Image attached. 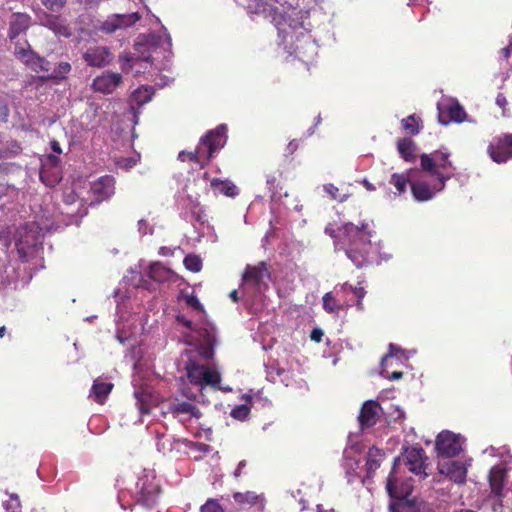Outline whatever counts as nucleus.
<instances>
[{
	"label": "nucleus",
	"mask_w": 512,
	"mask_h": 512,
	"mask_svg": "<svg viewBox=\"0 0 512 512\" xmlns=\"http://www.w3.org/2000/svg\"><path fill=\"white\" fill-rule=\"evenodd\" d=\"M270 10L287 53L303 62L312 60L317 54V45L309 34L311 25L307 20L310 11L298 7V0H286L280 7Z\"/></svg>",
	"instance_id": "f257e3e1"
},
{
	"label": "nucleus",
	"mask_w": 512,
	"mask_h": 512,
	"mask_svg": "<svg viewBox=\"0 0 512 512\" xmlns=\"http://www.w3.org/2000/svg\"><path fill=\"white\" fill-rule=\"evenodd\" d=\"M176 319L179 324L190 331L185 335V341L193 348L186 349L182 354V358L185 361L187 376L191 384L198 387L199 390H202L205 386L219 389L221 380L219 371L216 367L202 364L197 359L198 356L204 360L212 358L215 343L213 330L195 328L192 321L188 320L184 315H178Z\"/></svg>",
	"instance_id": "f03ea898"
},
{
	"label": "nucleus",
	"mask_w": 512,
	"mask_h": 512,
	"mask_svg": "<svg viewBox=\"0 0 512 512\" xmlns=\"http://www.w3.org/2000/svg\"><path fill=\"white\" fill-rule=\"evenodd\" d=\"M334 238L335 248L344 250L346 256L358 268L370 262V250L373 248L372 232L367 224L356 226L351 222L343 224L337 231L329 232Z\"/></svg>",
	"instance_id": "7ed1b4c3"
},
{
	"label": "nucleus",
	"mask_w": 512,
	"mask_h": 512,
	"mask_svg": "<svg viewBox=\"0 0 512 512\" xmlns=\"http://www.w3.org/2000/svg\"><path fill=\"white\" fill-rule=\"evenodd\" d=\"M0 242L6 247L14 242L20 259L28 262L42 248V229L36 222L7 226L0 230Z\"/></svg>",
	"instance_id": "20e7f679"
},
{
	"label": "nucleus",
	"mask_w": 512,
	"mask_h": 512,
	"mask_svg": "<svg viewBox=\"0 0 512 512\" xmlns=\"http://www.w3.org/2000/svg\"><path fill=\"white\" fill-rule=\"evenodd\" d=\"M227 126L221 124L215 129L209 131L205 136L200 139L198 146L194 152L182 151L178 155L181 161H194L204 167L215 153L220 151L227 141Z\"/></svg>",
	"instance_id": "39448f33"
},
{
	"label": "nucleus",
	"mask_w": 512,
	"mask_h": 512,
	"mask_svg": "<svg viewBox=\"0 0 512 512\" xmlns=\"http://www.w3.org/2000/svg\"><path fill=\"white\" fill-rule=\"evenodd\" d=\"M14 53L18 59H20L34 72L49 73L46 76H43V79H50L59 82L65 80L72 70L71 64L69 62L63 61L58 63V65L51 71L50 62L44 57H41L35 53L29 44H27L26 48L16 45Z\"/></svg>",
	"instance_id": "423d86ee"
},
{
	"label": "nucleus",
	"mask_w": 512,
	"mask_h": 512,
	"mask_svg": "<svg viewBox=\"0 0 512 512\" xmlns=\"http://www.w3.org/2000/svg\"><path fill=\"white\" fill-rule=\"evenodd\" d=\"M268 278L269 273L264 262L256 266H247L241 285L242 298L246 305L252 306L260 300Z\"/></svg>",
	"instance_id": "0eeeda50"
},
{
	"label": "nucleus",
	"mask_w": 512,
	"mask_h": 512,
	"mask_svg": "<svg viewBox=\"0 0 512 512\" xmlns=\"http://www.w3.org/2000/svg\"><path fill=\"white\" fill-rule=\"evenodd\" d=\"M451 153L445 147L420 157L421 168L431 177L445 178V182L452 178L456 168L450 160Z\"/></svg>",
	"instance_id": "6e6552de"
},
{
	"label": "nucleus",
	"mask_w": 512,
	"mask_h": 512,
	"mask_svg": "<svg viewBox=\"0 0 512 512\" xmlns=\"http://www.w3.org/2000/svg\"><path fill=\"white\" fill-rule=\"evenodd\" d=\"M136 489V501L138 504L152 508L157 503L160 489L151 472L143 471V475L139 477L136 483Z\"/></svg>",
	"instance_id": "1a4fd4ad"
},
{
	"label": "nucleus",
	"mask_w": 512,
	"mask_h": 512,
	"mask_svg": "<svg viewBox=\"0 0 512 512\" xmlns=\"http://www.w3.org/2000/svg\"><path fill=\"white\" fill-rule=\"evenodd\" d=\"M171 45V37L165 27H162L159 33L139 36L135 44L139 51L140 47H146L149 52H156L161 49L164 53L170 51Z\"/></svg>",
	"instance_id": "9d476101"
},
{
	"label": "nucleus",
	"mask_w": 512,
	"mask_h": 512,
	"mask_svg": "<svg viewBox=\"0 0 512 512\" xmlns=\"http://www.w3.org/2000/svg\"><path fill=\"white\" fill-rule=\"evenodd\" d=\"M148 277L150 280H147L143 276H141L136 286L142 287L147 290H153L154 287L151 281L163 283L174 282L177 279V275L171 269L165 267L160 262L152 263L149 266Z\"/></svg>",
	"instance_id": "9b49d317"
},
{
	"label": "nucleus",
	"mask_w": 512,
	"mask_h": 512,
	"mask_svg": "<svg viewBox=\"0 0 512 512\" xmlns=\"http://www.w3.org/2000/svg\"><path fill=\"white\" fill-rule=\"evenodd\" d=\"M463 438L450 431L439 433L436 439V449L439 455L451 458L462 451Z\"/></svg>",
	"instance_id": "f8f14e48"
},
{
	"label": "nucleus",
	"mask_w": 512,
	"mask_h": 512,
	"mask_svg": "<svg viewBox=\"0 0 512 512\" xmlns=\"http://www.w3.org/2000/svg\"><path fill=\"white\" fill-rule=\"evenodd\" d=\"M445 178H436L433 184H429L424 179L411 181V191L415 200L424 202L431 200L437 193L445 187Z\"/></svg>",
	"instance_id": "ddd939ff"
},
{
	"label": "nucleus",
	"mask_w": 512,
	"mask_h": 512,
	"mask_svg": "<svg viewBox=\"0 0 512 512\" xmlns=\"http://www.w3.org/2000/svg\"><path fill=\"white\" fill-rule=\"evenodd\" d=\"M439 122L447 125L451 121L461 123L466 117L464 108L454 99L443 100L438 103Z\"/></svg>",
	"instance_id": "4468645a"
},
{
	"label": "nucleus",
	"mask_w": 512,
	"mask_h": 512,
	"mask_svg": "<svg viewBox=\"0 0 512 512\" xmlns=\"http://www.w3.org/2000/svg\"><path fill=\"white\" fill-rule=\"evenodd\" d=\"M488 153L496 163H505L512 158V135L505 134L494 138L488 146Z\"/></svg>",
	"instance_id": "2eb2a0df"
},
{
	"label": "nucleus",
	"mask_w": 512,
	"mask_h": 512,
	"mask_svg": "<svg viewBox=\"0 0 512 512\" xmlns=\"http://www.w3.org/2000/svg\"><path fill=\"white\" fill-rule=\"evenodd\" d=\"M386 490L392 499L398 501L390 503L389 508L391 512H399V508L403 506V501L411 494L412 486L408 483L398 486L397 480L391 472L387 478Z\"/></svg>",
	"instance_id": "dca6fc26"
},
{
	"label": "nucleus",
	"mask_w": 512,
	"mask_h": 512,
	"mask_svg": "<svg viewBox=\"0 0 512 512\" xmlns=\"http://www.w3.org/2000/svg\"><path fill=\"white\" fill-rule=\"evenodd\" d=\"M140 15L137 12L128 14H112L105 21H103L98 30L101 32L111 34L118 29L127 28L134 25L139 21Z\"/></svg>",
	"instance_id": "f3484780"
},
{
	"label": "nucleus",
	"mask_w": 512,
	"mask_h": 512,
	"mask_svg": "<svg viewBox=\"0 0 512 512\" xmlns=\"http://www.w3.org/2000/svg\"><path fill=\"white\" fill-rule=\"evenodd\" d=\"M168 413L172 414L182 424L187 423L191 419H199L201 417L200 410L189 401H180L175 399L168 405Z\"/></svg>",
	"instance_id": "a211bd4d"
},
{
	"label": "nucleus",
	"mask_w": 512,
	"mask_h": 512,
	"mask_svg": "<svg viewBox=\"0 0 512 512\" xmlns=\"http://www.w3.org/2000/svg\"><path fill=\"white\" fill-rule=\"evenodd\" d=\"M405 459L406 465L408 466L409 471L414 473L415 475L427 476L426 472V460L425 452L423 448L414 446L407 448L405 450Z\"/></svg>",
	"instance_id": "6ab92c4d"
},
{
	"label": "nucleus",
	"mask_w": 512,
	"mask_h": 512,
	"mask_svg": "<svg viewBox=\"0 0 512 512\" xmlns=\"http://www.w3.org/2000/svg\"><path fill=\"white\" fill-rule=\"evenodd\" d=\"M84 61L91 67H104L112 61V54L105 46H93L82 55Z\"/></svg>",
	"instance_id": "aec40b11"
},
{
	"label": "nucleus",
	"mask_w": 512,
	"mask_h": 512,
	"mask_svg": "<svg viewBox=\"0 0 512 512\" xmlns=\"http://www.w3.org/2000/svg\"><path fill=\"white\" fill-rule=\"evenodd\" d=\"M122 82V76L119 73L106 72L97 76L92 83V88L96 92L109 94L112 93Z\"/></svg>",
	"instance_id": "412c9836"
},
{
	"label": "nucleus",
	"mask_w": 512,
	"mask_h": 512,
	"mask_svg": "<svg viewBox=\"0 0 512 512\" xmlns=\"http://www.w3.org/2000/svg\"><path fill=\"white\" fill-rule=\"evenodd\" d=\"M381 410L377 402L372 400L366 401L358 417L361 429L364 430L374 426L380 417Z\"/></svg>",
	"instance_id": "4be33fe9"
},
{
	"label": "nucleus",
	"mask_w": 512,
	"mask_h": 512,
	"mask_svg": "<svg viewBox=\"0 0 512 512\" xmlns=\"http://www.w3.org/2000/svg\"><path fill=\"white\" fill-rule=\"evenodd\" d=\"M115 180L110 175H105L91 183V191L97 201H103L114 194Z\"/></svg>",
	"instance_id": "5701e85b"
},
{
	"label": "nucleus",
	"mask_w": 512,
	"mask_h": 512,
	"mask_svg": "<svg viewBox=\"0 0 512 512\" xmlns=\"http://www.w3.org/2000/svg\"><path fill=\"white\" fill-rule=\"evenodd\" d=\"M440 473L445 474L456 483H463L466 479L467 469L462 461L448 460L440 465Z\"/></svg>",
	"instance_id": "b1692460"
},
{
	"label": "nucleus",
	"mask_w": 512,
	"mask_h": 512,
	"mask_svg": "<svg viewBox=\"0 0 512 512\" xmlns=\"http://www.w3.org/2000/svg\"><path fill=\"white\" fill-rule=\"evenodd\" d=\"M154 91L152 87L143 86L136 89L130 96V106L133 112L134 123H138V113L135 106L140 108L142 105L148 103L153 97Z\"/></svg>",
	"instance_id": "393cba45"
},
{
	"label": "nucleus",
	"mask_w": 512,
	"mask_h": 512,
	"mask_svg": "<svg viewBox=\"0 0 512 512\" xmlns=\"http://www.w3.org/2000/svg\"><path fill=\"white\" fill-rule=\"evenodd\" d=\"M506 469L502 466H494L489 473V484L495 496H501L506 478Z\"/></svg>",
	"instance_id": "a878e982"
},
{
	"label": "nucleus",
	"mask_w": 512,
	"mask_h": 512,
	"mask_svg": "<svg viewBox=\"0 0 512 512\" xmlns=\"http://www.w3.org/2000/svg\"><path fill=\"white\" fill-rule=\"evenodd\" d=\"M30 26V16L27 14H14L10 21L9 37L14 39L24 33Z\"/></svg>",
	"instance_id": "bb28decb"
},
{
	"label": "nucleus",
	"mask_w": 512,
	"mask_h": 512,
	"mask_svg": "<svg viewBox=\"0 0 512 512\" xmlns=\"http://www.w3.org/2000/svg\"><path fill=\"white\" fill-rule=\"evenodd\" d=\"M112 388L113 384L111 382H106L101 378H97L94 380L92 385L90 397H92L96 402L102 404L110 394Z\"/></svg>",
	"instance_id": "cd10ccee"
},
{
	"label": "nucleus",
	"mask_w": 512,
	"mask_h": 512,
	"mask_svg": "<svg viewBox=\"0 0 512 512\" xmlns=\"http://www.w3.org/2000/svg\"><path fill=\"white\" fill-rule=\"evenodd\" d=\"M239 5L243 6L249 14H269L273 18L271 6L263 0H238Z\"/></svg>",
	"instance_id": "c85d7f7f"
},
{
	"label": "nucleus",
	"mask_w": 512,
	"mask_h": 512,
	"mask_svg": "<svg viewBox=\"0 0 512 512\" xmlns=\"http://www.w3.org/2000/svg\"><path fill=\"white\" fill-rule=\"evenodd\" d=\"M402 358L407 359L402 349L395 344H389V352L383 356L381 360V376H385L386 368L389 366H393L394 359L400 361Z\"/></svg>",
	"instance_id": "c756f323"
},
{
	"label": "nucleus",
	"mask_w": 512,
	"mask_h": 512,
	"mask_svg": "<svg viewBox=\"0 0 512 512\" xmlns=\"http://www.w3.org/2000/svg\"><path fill=\"white\" fill-rule=\"evenodd\" d=\"M383 458L384 452L381 449L376 447L369 449L366 456L367 477H371L372 474L380 467Z\"/></svg>",
	"instance_id": "7c9ffc66"
},
{
	"label": "nucleus",
	"mask_w": 512,
	"mask_h": 512,
	"mask_svg": "<svg viewBox=\"0 0 512 512\" xmlns=\"http://www.w3.org/2000/svg\"><path fill=\"white\" fill-rule=\"evenodd\" d=\"M137 406L142 415L148 414L154 402V396L146 389H137L134 392Z\"/></svg>",
	"instance_id": "2f4dec72"
},
{
	"label": "nucleus",
	"mask_w": 512,
	"mask_h": 512,
	"mask_svg": "<svg viewBox=\"0 0 512 512\" xmlns=\"http://www.w3.org/2000/svg\"><path fill=\"white\" fill-rule=\"evenodd\" d=\"M211 187L216 193H220L228 197H234L238 195V188L235 184L228 180H220L214 178L211 181Z\"/></svg>",
	"instance_id": "473e14b6"
},
{
	"label": "nucleus",
	"mask_w": 512,
	"mask_h": 512,
	"mask_svg": "<svg viewBox=\"0 0 512 512\" xmlns=\"http://www.w3.org/2000/svg\"><path fill=\"white\" fill-rule=\"evenodd\" d=\"M398 152L401 157L407 162L415 160V144L411 139L403 138L397 143Z\"/></svg>",
	"instance_id": "72a5a7b5"
},
{
	"label": "nucleus",
	"mask_w": 512,
	"mask_h": 512,
	"mask_svg": "<svg viewBox=\"0 0 512 512\" xmlns=\"http://www.w3.org/2000/svg\"><path fill=\"white\" fill-rule=\"evenodd\" d=\"M233 498L237 504L244 507L255 505L258 502H260V507H263L260 496L251 491L245 493L236 492L233 494Z\"/></svg>",
	"instance_id": "f704fd0d"
},
{
	"label": "nucleus",
	"mask_w": 512,
	"mask_h": 512,
	"mask_svg": "<svg viewBox=\"0 0 512 512\" xmlns=\"http://www.w3.org/2000/svg\"><path fill=\"white\" fill-rule=\"evenodd\" d=\"M354 447L351 448L353 450ZM352 451L345 450L343 466L346 469L348 477L352 476L356 469L359 467V460L351 455Z\"/></svg>",
	"instance_id": "c9c22d12"
},
{
	"label": "nucleus",
	"mask_w": 512,
	"mask_h": 512,
	"mask_svg": "<svg viewBox=\"0 0 512 512\" xmlns=\"http://www.w3.org/2000/svg\"><path fill=\"white\" fill-rule=\"evenodd\" d=\"M411 181L410 177L405 174L394 173L389 182L396 187L399 193H402L406 190L407 182L411 183Z\"/></svg>",
	"instance_id": "e433bc0d"
},
{
	"label": "nucleus",
	"mask_w": 512,
	"mask_h": 512,
	"mask_svg": "<svg viewBox=\"0 0 512 512\" xmlns=\"http://www.w3.org/2000/svg\"><path fill=\"white\" fill-rule=\"evenodd\" d=\"M341 307V304L338 303L331 292H328L323 296V308L328 313L338 312Z\"/></svg>",
	"instance_id": "4c0bfd02"
},
{
	"label": "nucleus",
	"mask_w": 512,
	"mask_h": 512,
	"mask_svg": "<svg viewBox=\"0 0 512 512\" xmlns=\"http://www.w3.org/2000/svg\"><path fill=\"white\" fill-rule=\"evenodd\" d=\"M201 512H240L235 509H227L224 508L218 503L215 499H208L204 505L201 506Z\"/></svg>",
	"instance_id": "58836bf2"
},
{
	"label": "nucleus",
	"mask_w": 512,
	"mask_h": 512,
	"mask_svg": "<svg viewBox=\"0 0 512 512\" xmlns=\"http://www.w3.org/2000/svg\"><path fill=\"white\" fill-rule=\"evenodd\" d=\"M184 265L191 272H199L202 268V260L199 256L190 254L184 258Z\"/></svg>",
	"instance_id": "ea45409f"
},
{
	"label": "nucleus",
	"mask_w": 512,
	"mask_h": 512,
	"mask_svg": "<svg viewBox=\"0 0 512 512\" xmlns=\"http://www.w3.org/2000/svg\"><path fill=\"white\" fill-rule=\"evenodd\" d=\"M250 410H251V408L248 404H241V405L235 406L231 410L230 415L234 419L243 421V420L247 419V417L249 416Z\"/></svg>",
	"instance_id": "a19ab883"
},
{
	"label": "nucleus",
	"mask_w": 512,
	"mask_h": 512,
	"mask_svg": "<svg viewBox=\"0 0 512 512\" xmlns=\"http://www.w3.org/2000/svg\"><path fill=\"white\" fill-rule=\"evenodd\" d=\"M402 127L412 135H416L419 133L418 122L414 115H410L407 118L402 120Z\"/></svg>",
	"instance_id": "79ce46f5"
},
{
	"label": "nucleus",
	"mask_w": 512,
	"mask_h": 512,
	"mask_svg": "<svg viewBox=\"0 0 512 512\" xmlns=\"http://www.w3.org/2000/svg\"><path fill=\"white\" fill-rule=\"evenodd\" d=\"M61 18L59 16L50 15L47 13H43V16L40 18L41 24L50 30L54 31L56 29V25L59 24V20Z\"/></svg>",
	"instance_id": "37998d69"
},
{
	"label": "nucleus",
	"mask_w": 512,
	"mask_h": 512,
	"mask_svg": "<svg viewBox=\"0 0 512 512\" xmlns=\"http://www.w3.org/2000/svg\"><path fill=\"white\" fill-rule=\"evenodd\" d=\"M6 512H20L21 504L16 494H11L10 499L4 503Z\"/></svg>",
	"instance_id": "c03bdc74"
},
{
	"label": "nucleus",
	"mask_w": 512,
	"mask_h": 512,
	"mask_svg": "<svg viewBox=\"0 0 512 512\" xmlns=\"http://www.w3.org/2000/svg\"><path fill=\"white\" fill-rule=\"evenodd\" d=\"M43 6L52 12H59L66 4V0H40Z\"/></svg>",
	"instance_id": "a18cd8bd"
},
{
	"label": "nucleus",
	"mask_w": 512,
	"mask_h": 512,
	"mask_svg": "<svg viewBox=\"0 0 512 512\" xmlns=\"http://www.w3.org/2000/svg\"><path fill=\"white\" fill-rule=\"evenodd\" d=\"M340 290L346 291L349 290L351 293H353L358 298V307L361 306V299L365 296V291L363 287H352L351 285H348L347 283L340 286Z\"/></svg>",
	"instance_id": "49530a36"
},
{
	"label": "nucleus",
	"mask_w": 512,
	"mask_h": 512,
	"mask_svg": "<svg viewBox=\"0 0 512 512\" xmlns=\"http://www.w3.org/2000/svg\"><path fill=\"white\" fill-rule=\"evenodd\" d=\"M185 302L189 307H192L195 310H202V305L200 304L197 297L193 294L185 296Z\"/></svg>",
	"instance_id": "de8ad7c7"
},
{
	"label": "nucleus",
	"mask_w": 512,
	"mask_h": 512,
	"mask_svg": "<svg viewBox=\"0 0 512 512\" xmlns=\"http://www.w3.org/2000/svg\"><path fill=\"white\" fill-rule=\"evenodd\" d=\"M53 32L64 37H69L71 35L69 27L65 25L61 19L59 20V24L56 25V29H54Z\"/></svg>",
	"instance_id": "09e8293b"
},
{
	"label": "nucleus",
	"mask_w": 512,
	"mask_h": 512,
	"mask_svg": "<svg viewBox=\"0 0 512 512\" xmlns=\"http://www.w3.org/2000/svg\"><path fill=\"white\" fill-rule=\"evenodd\" d=\"M138 230L141 235L152 233V228L148 226L147 222L144 219L138 221Z\"/></svg>",
	"instance_id": "8fccbe9b"
},
{
	"label": "nucleus",
	"mask_w": 512,
	"mask_h": 512,
	"mask_svg": "<svg viewBox=\"0 0 512 512\" xmlns=\"http://www.w3.org/2000/svg\"><path fill=\"white\" fill-rule=\"evenodd\" d=\"M324 191L330 194L333 199H337L338 188L333 184L324 185Z\"/></svg>",
	"instance_id": "3c124183"
},
{
	"label": "nucleus",
	"mask_w": 512,
	"mask_h": 512,
	"mask_svg": "<svg viewBox=\"0 0 512 512\" xmlns=\"http://www.w3.org/2000/svg\"><path fill=\"white\" fill-rule=\"evenodd\" d=\"M323 331L320 328H314L311 332V339L315 342H320L322 340Z\"/></svg>",
	"instance_id": "603ef678"
},
{
	"label": "nucleus",
	"mask_w": 512,
	"mask_h": 512,
	"mask_svg": "<svg viewBox=\"0 0 512 512\" xmlns=\"http://www.w3.org/2000/svg\"><path fill=\"white\" fill-rule=\"evenodd\" d=\"M496 104L504 109L505 106L507 105L506 97L503 94L499 93L496 97Z\"/></svg>",
	"instance_id": "864d4df0"
},
{
	"label": "nucleus",
	"mask_w": 512,
	"mask_h": 512,
	"mask_svg": "<svg viewBox=\"0 0 512 512\" xmlns=\"http://www.w3.org/2000/svg\"><path fill=\"white\" fill-rule=\"evenodd\" d=\"M501 53L504 58H508L510 54L512 53V39L510 40L509 44L501 49Z\"/></svg>",
	"instance_id": "5fc2aeb1"
},
{
	"label": "nucleus",
	"mask_w": 512,
	"mask_h": 512,
	"mask_svg": "<svg viewBox=\"0 0 512 512\" xmlns=\"http://www.w3.org/2000/svg\"><path fill=\"white\" fill-rule=\"evenodd\" d=\"M246 467V461L242 460L238 463L236 470L234 471V476L237 478L241 475L242 470Z\"/></svg>",
	"instance_id": "6e6d98bb"
},
{
	"label": "nucleus",
	"mask_w": 512,
	"mask_h": 512,
	"mask_svg": "<svg viewBox=\"0 0 512 512\" xmlns=\"http://www.w3.org/2000/svg\"><path fill=\"white\" fill-rule=\"evenodd\" d=\"M403 376V373L400 372V371H394L391 375L385 373V376L386 378L390 379V380H398L400 378H402Z\"/></svg>",
	"instance_id": "4d7b16f0"
},
{
	"label": "nucleus",
	"mask_w": 512,
	"mask_h": 512,
	"mask_svg": "<svg viewBox=\"0 0 512 512\" xmlns=\"http://www.w3.org/2000/svg\"><path fill=\"white\" fill-rule=\"evenodd\" d=\"M51 149L56 154H61L62 153V149L60 147V144L56 140L51 141Z\"/></svg>",
	"instance_id": "13d9d810"
},
{
	"label": "nucleus",
	"mask_w": 512,
	"mask_h": 512,
	"mask_svg": "<svg viewBox=\"0 0 512 512\" xmlns=\"http://www.w3.org/2000/svg\"><path fill=\"white\" fill-rule=\"evenodd\" d=\"M101 0H78V2L84 6H93L100 2Z\"/></svg>",
	"instance_id": "bf43d9fd"
},
{
	"label": "nucleus",
	"mask_w": 512,
	"mask_h": 512,
	"mask_svg": "<svg viewBox=\"0 0 512 512\" xmlns=\"http://www.w3.org/2000/svg\"><path fill=\"white\" fill-rule=\"evenodd\" d=\"M275 182H276V178H275L274 176H268V177H267L266 183H267L268 189H269L272 193H274V192L272 191V188H273V186H274Z\"/></svg>",
	"instance_id": "052dcab7"
},
{
	"label": "nucleus",
	"mask_w": 512,
	"mask_h": 512,
	"mask_svg": "<svg viewBox=\"0 0 512 512\" xmlns=\"http://www.w3.org/2000/svg\"><path fill=\"white\" fill-rule=\"evenodd\" d=\"M48 161H49L52 165L56 166V165H58V163L60 162V159H59V157H58L57 155H49V156H48Z\"/></svg>",
	"instance_id": "680f3d73"
},
{
	"label": "nucleus",
	"mask_w": 512,
	"mask_h": 512,
	"mask_svg": "<svg viewBox=\"0 0 512 512\" xmlns=\"http://www.w3.org/2000/svg\"><path fill=\"white\" fill-rule=\"evenodd\" d=\"M298 147V144L296 143L295 140L291 141L289 144H288V149L291 153H293Z\"/></svg>",
	"instance_id": "e2e57ef3"
},
{
	"label": "nucleus",
	"mask_w": 512,
	"mask_h": 512,
	"mask_svg": "<svg viewBox=\"0 0 512 512\" xmlns=\"http://www.w3.org/2000/svg\"><path fill=\"white\" fill-rule=\"evenodd\" d=\"M229 297L231 298L232 301L237 302L239 300L238 291L237 290L231 291L229 294Z\"/></svg>",
	"instance_id": "0e129e2a"
},
{
	"label": "nucleus",
	"mask_w": 512,
	"mask_h": 512,
	"mask_svg": "<svg viewBox=\"0 0 512 512\" xmlns=\"http://www.w3.org/2000/svg\"><path fill=\"white\" fill-rule=\"evenodd\" d=\"M363 184H364V186L366 187L367 190H369V191L375 190L374 185L371 184L370 182H368L367 180H364Z\"/></svg>",
	"instance_id": "69168bd1"
},
{
	"label": "nucleus",
	"mask_w": 512,
	"mask_h": 512,
	"mask_svg": "<svg viewBox=\"0 0 512 512\" xmlns=\"http://www.w3.org/2000/svg\"><path fill=\"white\" fill-rule=\"evenodd\" d=\"M159 253L161 255L167 256V255L170 254V249L166 248V247H161L160 250H159Z\"/></svg>",
	"instance_id": "338daca9"
},
{
	"label": "nucleus",
	"mask_w": 512,
	"mask_h": 512,
	"mask_svg": "<svg viewBox=\"0 0 512 512\" xmlns=\"http://www.w3.org/2000/svg\"><path fill=\"white\" fill-rule=\"evenodd\" d=\"M317 512H335L334 509L324 510L322 505H317Z\"/></svg>",
	"instance_id": "774afa93"
}]
</instances>
